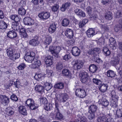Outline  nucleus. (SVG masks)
Wrapping results in <instances>:
<instances>
[{
	"label": "nucleus",
	"instance_id": "nucleus-62",
	"mask_svg": "<svg viewBox=\"0 0 122 122\" xmlns=\"http://www.w3.org/2000/svg\"><path fill=\"white\" fill-rule=\"evenodd\" d=\"M35 53L33 52H28L26 53V55L24 57L31 56H35Z\"/></svg>",
	"mask_w": 122,
	"mask_h": 122
},
{
	"label": "nucleus",
	"instance_id": "nucleus-53",
	"mask_svg": "<svg viewBox=\"0 0 122 122\" xmlns=\"http://www.w3.org/2000/svg\"><path fill=\"white\" fill-rule=\"evenodd\" d=\"M107 75L108 76L112 78L115 76V74L113 71L112 70H109L107 72Z\"/></svg>",
	"mask_w": 122,
	"mask_h": 122
},
{
	"label": "nucleus",
	"instance_id": "nucleus-43",
	"mask_svg": "<svg viewBox=\"0 0 122 122\" xmlns=\"http://www.w3.org/2000/svg\"><path fill=\"white\" fill-rule=\"evenodd\" d=\"M77 117L78 118L77 120H80V122H87V119L85 117H83L79 114L77 115Z\"/></svg>",
	"mask_w": 122,
	"mask_h": 122
},
{
	"label": "nucleus",
	"instance_id": "nucleus-41",
	"mask_svg": "<svg viewBox=\"0 0 122 122\" xmlns=\"http://www.w3.org/2000/svg\"><path fill=\"white\" fill-rule=\"evenodd\" d=\"M52 86L51 84L48 82H46L44 83V88L47 91L50 90Z\"/></svg>",
	"mask_w": 122,
	"mask_h": 122
},
{
	"label": "nucleus",
	"instance_id": "nucleus-22",
	"mask_svg": "<svg viewBox=\"0 0 122 122\" xmlns=\"http://www.w3.org/2000/svg\"><path fill=\"white\" fill-rule=\"evenodd\" d=\"M87 36L89 37H92L95 34L94 30L92 28H89L86 32Z\"/></svg>",
	"mask_w": 122,
	"mask_h": 122
},
{
	"label": "nucleus",
	"instance_id": "nucleus-6",
	"mask_svg": "<svg viewBox=\"0 0 122 122\" xmlns=\"http://www.w3.org/2000/svg\"><path fill=\"white\" fill-rule=\"evenodd\" d=\"M83 63L81 60H78L75 61L73 65V68L75 70H78L83 66Z\"/></svg>",
	"mask_w": 122,
	"mask_h": 122
},
{
	"label": "nucleus",
	"instance_id": "nucleus-14",
	"mask_svg": "<svg viewBox=\"0 0 122 122\" xmlns=\"http://www.w3.org/2000/svg\"><path fill=\"white\" fill-rule=\"evenodd\" d=\"M72 54L75 56L79 55L80 53V50L77 47L75 46L72 48Z\"/></svg>",
	"mask_w": 122,
	"mask_h": 122
},
{
	"label": "nucleus",
	"instance_id": "nucleus-23",
	"mask_svg": "<svg viewBox=\"0 0 122 122\" xmlns=\"http://www.w3.org/2000/svg\"><path fill=\"white\" fill-rule=\"evenodd\" d=\"M56 25L55 23H53L50 25L48 29L49 33L52 34L54 32L56 31Z\"/></svg>",
	"mask_w": 122,
	"mask_h": 122
},
{
	"label": "nucleus",
	"instance_id": "nucleus-48",
	"mask_svg": "<svg viewBox=\"0 0 122 122\" xmlns=\"http://www.w3.org/2000/svg\"><path fill=\"white\" fill-rule=\"evenodd\" d=\"M106 119V117L105 115H103L102 117H100L97 118L98 122H104Z\"/></svg>",
	"mask_w": 122,
	"mask_h": 122
},
{
	"label": "nucleus",
	"instance_id": "nucleus-30",
	"mask_svg": "<svg viewBox=\"0 0 122 122\" xmlns=\"http://www.w3.org/2000/svg\"><path fill=\"white\" fill-rule=\"evenodd\" d=\"M18 110L23 115L27 114V111L25 107L21 105L18 107Z\"/></svg>",
	"mask_w": 122,
	"mask_h": 122
},
{
	"label": "nucleus",
	"instance_id": "nucleus-37",
	"mask_svg": "<svg viewBox=\"0 0 122 122\" xmlns=\"http://www.w3.org/2000/svg\"><path fill=\"white\" fill-rule=\"evenodd\" d=\"M52 39L50 36H48L46 37L45 40L44 44L47 45H49L51 42Z\"/></svg>",
	"mask_w": 122,
	"mask_h": 122
},
{
	"label": "nucleus",
	"instance_id": "nucleus-26",
	"mask_svg": "<svg viewBox=\"0 0 122 122\" xmlns=\"http://www.w3.org/2000/svg\"><path fill=\"white\" fill-rule=\"evenodd\" d=\"M20 22H13L11 27L14 30H18L20 29V27L19 24Z\"/></svg>",
	"mask_w": 122,
	"mask_h": 122
},
{
	"label": "nucleus",
	"instance_id": "nucleus-35",
	"mask_svg": "<svg viewBox=\"0 0 122 122\" xmlns=\"http://www.w3.org/2000/svg\"><path fill=\"white\" fill-rule=\"evenodd\" d=\"M69 22L70 21L69 19L67 18H64L62 20L61 24L62 26L66 27L68 25Z\"/></svg>",
	"mask_w": 122,
	"mask_h": 122
},
{
	"label": "nucleus",
	"instance_id": "nucleus-28",
	"mask_svg": "<svg viewBox=\"0 0 122 122\" xmlns=\"http://www.w3.org/2000/svg\"><path fill=\"white\" fill-rule=\"evenodd\" d=\"M6 51L8 56L10 57L15 52V50L13 47L9 48L7 49Z\"/></svg>",
	"mask_w": 122,
	"mask_h": 122
},
{
	"label": "nucleus",
	"instance_id": "nucleus-56",
	"mask_svg": "<svg viewBox=\"0 0 122 122\" xmlns=\"http://www.w3.org/2000/svg\"><path fill=\"white\" fill-rule=\"evenodd\" d=\"M52 108L51 104H45L44 106L45 109L47 111L50 110Z\"/></svg>",
	"mask_w": 122,
	"mask_h": 122
},
{
	"label": "nucleus",
	"instance_id": "nucleus-32",
	"mask_svg": "<svg viewBox=\"0 0 122 122\" xmlns=\"http://www.w3.org/2000/svg\"><path fill=\"white\" fill-rule=\"evenodd\" d=\"M41 64V63L40 60H36L34 63L32 64V68H39Z\"/></svg>",
	"mask_w": 122,
	"mask_h": 122
},
{
	"label": "nucleus",
	"instance_id": "nucleus-58",
	"mask_svg": "<svg viewBox=\"0 0 122 122\" xmlns=\"http://www.w3.org/2000/svg\"><path fill=\"white\" fill-rule=\"evenodd\" d=\"M26 65L25 63H22L20 64L18 67V68L20 70H23L25 67Z\"/></svg>",
	"mask_w": 122,
	"mask_h": 122
},
{
	"label": "nucleus",
	"instance_id": "nucleus-17",
	"mask_svg": "<svg viewBox=\"0 0 122 122\" xmlns=\"http://www.w3.org/2000/svg\"><path fill=\"white\" fill-rule=\"evenodd\" d=\"M63 47H60L59 46H56L54 47V53L53 56L56 57L58 56V54Z\"/></svg>",
	"mask_w": 122,
	"mask_h": 122
},
{
	"label": "nucleus",
	"instance_id": "nucleus-10",
	"mask_svg": "<svg viewBox=\"0 0 122 122\" xmlns=\"http://www.w3.org/2000/svg\"><path fill=\"white\" fill-rule=\"evenodd\" d=\"M76 96L81 98H83L86 96V92L85 91L81 89L76 90Z\"/></svg>",
	"mask_w": 122,
	"mask_h": 122
},
{
	"label": "nucleus",
	"instance_id": "nucleus-39",
	"mask_svg": "<svg viewBox=\"0 0 122 122\" xmlns=\"http://www.w3.org/2000/svg\"><path fill=\"white\" fill-rule=\"evenodd\" d=\"M44 87L41 86L39 85H36L35 87V90L39 92H41L43 91Z\"/></svg>",
	"mask_w": 122,
	"mask_h": 122
},
{
	"label": "nucleus",
	"instance_id": "nucleus-9",
	"mask_svg": "<svg viewBox=\"0 0 122 122\" xmlns=\"http://www.w3.org/2000/svg\"><path fill=\"white\" fill-rule=\"evenodd\" d=\"M50 16V13L47 12H42L39 14L38 15L39 17L43 20H45L48 19Z\"/></svg>",
	"mask_w": 122,
	"mask_h": 122
},
{
	"label": "nucleus",
	"instance_id": "nucleus-46",
	"mask_svg": "<svg viewBox=\"0 0 122 122\" xmlns=\"http://www.w3.org/2000/svg\"><path fill=\"white\" fill-rule=\"evenodd\" d=\"M11 108L10 107H8L6 109V111L7 114L9 116L12 115L14 113V111L12 108V110H11Z\"/></svg>",
	"mask_w": 122,
	"mask_h": 122
},
{
	"label": "nucleus",
	"instance_id": "nucleus-54",
	"mask_svg": "<svg viewBox=\"0 0 122 122\" xmlns=\"http://www.w3.org/2000/svg\"><path fill=\"white\" fill-rule=\"evenodd\" d=\"M93 81L95 84L99 86L102 83V81L100 80L97 78H93Z\"/></svg>",
	"mask_w": 122,
	"mask_h": 122
},
{
	"label": "nucleus",
	"instance_id": "nucleus-16",
	"mask_svg": "<svg viewBox=\"0 0 122 122\" xmlns=\"http://www.w3.org/2000/svg\"><path fill=\"white\" fill-rule=\"evenodd\" d=\"M7 36L10 38H14L17 36L16 33L14 30H10L7 33Z\"/></svg>",
	"mask_w": 122,
	"mask_h": 122
},
{
	"label": "nucleus",
	"instance_id": "nucleus-4",
	"mask_svg": "<svg viewBox=\"0 0 122 122\" xmlns=\"http://www.w3.org/2000/svg\"><path fill=\"white\" fill-rule=\"evenodd\" d=\"M92 8L90 6H88L86 8V11L88 14L89 15L90 17H89L90 20H97V21L99 24H100L101 22V20L97 19V15L95 14L94 13L93 14H91L92 12Z\"/></svg>",
	"mask_w": 122,
	"mask_h": 122
},
{
	"label": "nucleus",
	"instance_id": "nucleus-57",
	"mask_svg": "<svg viewBox=\"0 0 122 122\" xmlns=\"http://www.w3.org/2000/svg\"><path fill=\"white\" fill-rule=\"evenodd\" d=\"M89 114L88 116V119L90 120H92L95 118V115L94 113L89 112Z\"/></svg>",
	"mask_w": 122,
	"mask_h": 122
},
{
	"label": "nucleus",
	"instance_id": "nucleus-63",
	"mask_svg": "<svg viewBox=\"0 0 122 122\" xmlns=\"http://www.w3.org/2000/svg\"><path fill=\"white\" fill-rule=\"evenodd\" d=\"M20 84V81L18 80H17L16 81L14 82V85L16 87L18 88L19 87Z\"/></svg>",
	"mask_w": 122,
	"mask_h": 122
},
{
	"label": "nucleus",
	"instance_id": "nucleus-2",
	"mask_svg": "<svg viewBox=\"0 0 122 122\" xmlns=\"http://www.w3.org/2000/svg\"><path fill=\"white\" fill-rule=\"evenodd\" d=\"M25 105L32 110H35L38 107V106L35 104L34 100L32 99H27L25 102Z\"/></svg>",
	"mask_w": 122,
	"mask_h": 122
},
{
	"label": "nucleus",
	"instance_id": "nucleus-49",
	"mask_svg": "<svg viewBox=\"0 0 122 122\" xmlns=\"http://www.w3.org/2000/svg\"><path fill=\"white\" fill-rule=\"evenodd\" d=\"M122 27L120 25L117 24L114 26V30L116 32H118L121 30Z\"/></svg>",
	"mask_w": 122,
	"mask_h": 122
},
{
	"label": "nucleus",
	"instance_id": "nucleus-24",
	"mask_svg": "<svg viewBox=\"0 0 122 122\" xmlns=\"http://www.w3.org/2000/svg\"><path fill=\"white\" fill-rule=\"evenodd\" d=\"M98 109L97 106L94 104L91 105L89 108V112L95 113Z\"/></svg>",
	"mask_w": 122,
	"mask_h": 122
},
{
	"label": "nucleus",
	"instance_id": "nucleus-45",
	"mask_svg": "<svg viewBox=\"0 0 122 122\" xmlns=\"http://www.w3.org/2000/svg\"><path fill=\"white\" fill-rule=\"evenodd\" d=\"M44 76V74L41 73H39V74H36L34 77V78L36 80L39 81H40L41 78H42Z\"/></svg>",
	"mask_w": 122,
	"mask_h": 122
},
{
	"label": "nucleus",
	"instance_id": "nucleus-52",
	"mask_svg": "<svg viewBox=\"0 0 122 122\" xmlns=\"http://www.w3.org/2000/svg\"><path fill=\"white\" fill-rule=\"evenodd\" d=\"M116 114L118 117H122V108H117L116 111Z\"/></svg>",
	"mask_w": 122,
	"mask_h": 122
},
{
	"label": "nucleus",
	"instance_id": "nucleus-3",
	"mask_svg": "<svg viewBox=\"0 0 122 122\" xmlns=\"http://www.w3.org/2000/svg\"><path fill=\"white\" fill-rule=\"evenodd\" d=\"M80 73L81 76V81L82 82L86 83L87 85H89L90 81L88 78L87 73L83 71L81 72Z\"/></svg>",
	"mask_w": 122,
	"mask_h": 122
},
{
	"label": "nucleus",
	"instance_id": "nucleus-60",
	"mask_svg": "<svg viewBox=\"0 0 122 122\" xmlns=\"http://www.w3.org/2000/svg\"><path fill=\"white\" fill-rule=\"evenodd\" d=\"M116 17L119 18L122 17V13L121 10H118L115 15Z\"/></svg>",
	"mask_w": 122,
	"mask_h": 122
},
{
	"label": "nucleus",
	"instance_id": "nucleus-64",
	"mask_svg": "<svg viewBox=\"0 0 122 122\" xmlns=\"http://www.w3.org/2000/svg\"><path fill=\"white\" fill-rule=\"evenodd\" d=\"M10 98L12 100L15 101H16L18 100L17 96L14 94H13L11 96Z\"/></svg>",
	"mask_w": 122,
	"mask_h": 122
},
{
	"label": "nucleus",
	"instance_id": "nucleus-38",
	"mask_svg": "<svg viewBox=\"0 0 122 122\" xmlns=\"http://www.w3.org/2000/svg\"><path fill=\"white\" fill-rule=\"evenodd\" d=\"M97 69V67L95 65L92 64L90 65L89 67V70L91 72L94 73L95 72Z\"/></svg>",
	"mask_w": 122,
	"mask_h": 122
},
{
	"label": "nucleus",
	"instance_id": "nucleus-15",
	"mask_svg": "<svg viewBox=\"0 0 122 122\" xmlns=\"http://www.w3.org/2000/svg\"><path fill=\"white\" fill-rule=\"evenodd\" d=\"M121 57L122 56H117V57L113 59V60L111 61V64L113 66H115L119 64L120 59Z\"/></svg>",
	"mask_w": 122,
	"mask_h": 122
},
{
	"label": "nucleus",
	"instance_id": "nucleus-51",
	"mask_svg": "<svg viewBox=\"0 0 122 122\" xmlns=\"http://www.w3.org/2000/svg\"><path fill=\"white\" fill-rule=\"evenodd\" d=\"M64 86L63 83L59 82L55 84L54 87L55 88L62 89L63 88Z\"/></svg>",
	"mask_w": 122,
	"mask_h": 122
},
{
	"label": "nucleus",
	"instance_id": "nucleus-36",
	"mask_svg": "<svg viewBox=\"0 0 122 122\" xmlns=\"http://www.w3.org/2000/svg\"><path fill=\"white\" fill-rule=\"evenodd\" d=\"M35 56H28L24 57V58L25 61L28 62H31L35 58Z\"/></svg>",
	"mask_w": 122,
	"mask_h": 122
},
{
	"label": "nucleus",
	"instance_id": "nucleus-59",
	"mask_svg": "<svg viewBox=\"0 0 122 122\" xmlns=\"http://www.w3.org/2000/svg\"><path fill=\"white\" fill-rule=\"evenodd\" d=\"M53 73V71L52 70H50L48 69H47L46 70V76L48 77H50L52 75Z\"/></svg>",
	"mask_w": 122,
	"mask_h": 122
},
{
	"label": "nucleus",
	"instance_id": "nucleus-40",
	"mask_svg": "<svg viewBox=\"0 0 122 122\" xmlns=\"http://www.w3.org/2000/svg\"><path fill=\"white\" fill-rule=\"evenodd\" d=\"M20 54L19 53H16L13 54L10 57V59L14 61L18 58L20 56Z\"/></svg>",
	"mask_w": 122,
	"mask_h": 122
},
{
	"label": "nucleus",
	"instance_id": "nucleus-33",
	"mask_svg": "<svg viewBox=\"0 0 122 122\" xmlns=\"http://www.w3.org/2000/svg\"><path fill=\"white\" fill-rule=\"evenodd\" d=\"M19 16L17 15H13L10 16V18L12 20H14V22H20V18Z\"/></svg>",
	"mask_w": 122,
	"mask_h": 122
},
{
	"label": "nucleus",
	"instance_id": "nucleus-34",
	"mask_svg": "<svg viewBox=\"0 0 122 122\" xmlns=\"http://www.w3.org/2000/svg\"><path fill=\"white\" fill-rule=\"evenodd\" d=\"M70 5L71 4L69 2H67L64 4L61 8V10L62 11H64L66 9L68 8Z\"/></svg>",
	"mask_w": 122,
	"mask_h": 122
},
{
	"label": "nucleus",
	"instance_id": "nucleus-55",
	"mask_svg": "<svg viewBox=\"0 0 122 122\" xmlns=\"http://www.w3.org/2000/svg\"><path fill=\"white\" fill-rule=\"evenodd\" d=\"M63 68L62 64L60 62H58L56 65V68L58 71L61 70Z\"/></svg>",
	"mask_w": 122,
	"mask_h": 122
},
{
	"label": "nucleus",
	"instance_id": "nucleus-19",
	"mask_svg": "<svg viewBox=\"0 0 122 122\" xmlns=\"http://www.w3.org/2000/svg\"><path fill=\"white\" fill-rule=\"evenodd\" d=\"M108 87V86L107 84L102 83L99 86V90L103 92H105L107 90Z\"/></svg>",
	"mask_w": 122,
	"mask_h": 122
},
{
	"label": "nucleus",
	"instance_id": "nucleus-11",
	"mask_svg": "<svg viewBox=\"0 0 122 122\" xmlns=\"http://www.w3.org/2000/svg\"><path fill=\"white\" fill-rule=\"evenodd\" d=\"M46 64L48 66L51 65L53 63V58L52 56L48 55L45 59Z\"/></svg>",
	"mask_w": 122,
	"mask_h": 122
},
{
	"label": "nucleus",
	"instance_id": "nucleus-31",
	"mask_svg": "<svg viewBox=\"0 0 122 122\" xmlns=\"http://www.w3.org/2000/svg\"><path fill=\"white\" fill-rule=\"evenodd\" d=\"M56 114L55 119L56 120L61 119L63 117L62 115L59 112V110H55L54 114Z\"/></svg>",
	"mask_w": 122,
	"mask_h": 122
},
{
	"label": "nucleus",
	"instance_id": "nucleus-13",
	"mask_svg": "<svg viewBox=\"0 0 122 122\" xmlns=\"http://www.w3.org/2000/svg\"><path fill=\"white\" fill-rule=\"evenodd\" d=\"M109 41L110 43L109 46L113 50L115 49L117 45L115 39L113 38H111L109 39Z\"/></svg>",
	"mask_w": 122,
	"mask_h": 122
},
{
	"label": "nucleus",
	"instance_id": "nucleus-18",
	"mask_svg": "<svg viewBox=\"0 0 122 122\" xmlns=\"http://www.w3.org/2000/svg\"><path fill=\"white\" fill-rule=\"evenodd\" d=\"M100 52V49L99 48H96L94 49H91L89 50L88 53L89 54L96 55L99 54Z\"/></svg>",
	"mask_w": 122,
	"mask_h": 122
},
{
	"label": "nucleus",
	"instance_id": "nucleus-5",
	"mask_svg": "<svg viewBox=\"0 0 122 122\" xmlns=\"http://www.w3.org/2000/svg\"><path fill=\"white\" fill-rule=\"evenodd\" d=\"M69 97L66 93L57 94L56 96L57 100L60 102L64 103L68 99Z\"/></svg>",
	"mask_w": 122,
	"mask_h": 122
},
{
	"label": "nucleus",
	"instance_id": "nucleus-12",
	"mask_svg": "<svg viewBox=\"0 0 122 122\" xmlns=\"http://www.w3.org/2000/svg\"><path fill=\"white\" fill-rule=\"evenodd\" d=\"M65 36L67 38H72L74 36L73 32L72 30L67 28L65 32Z\"/></svg>",
	"mask_w": 122,
	"mask_h": 122
},
{
	"label": "nucleus",
	"instance_id": "nucleus-29",
	"mask_svg": "<svg viewBox=\"0 0 122 122\" xmlns=\"http://www.w3.org/2000/svg\"><path fill=\"white\" fill-rule=\"evenodd\" d=\"M75 12L76 14L78 16L83 17L86 16L84 12L78 9H76L75 10Z\"/></svg>",
	"mask_w": 122,
	"mask_h": 122
},
{
	"label": "nucleus",
	"instance_id": "nucleus-8",
	"mask_svg": "<svg viewBox=\"0 0 122 122\" xmlns=\"http://www.w3.org/2000/svg\"><path fill=\"white\" fill-rule=\"evenodd\" d=\"M23 22L25 24L27 25H33L34 23V20L29 17H25L23 20Z\"/></svg>",
	"mask_w": 122,
	"mask_h": 122
},
{
	"label": "nucleus",
	"instance_id": "nucleus-44",
	"mask_svg": "<svg viewBox=\"0 0 122 122\" xmlns=\"http://www.w3.org/2000/svg\"><path fill=\"white\" fill-rule=\"evenodd\" d=\"M105 17L107 20H110L112 18V14L111 12H108L106 13Z\"/></svg>",
	"mask_w": 122,
	"mask_h": 122
},
{
	"label": "nucleus",
	"instance_id": "nucleus-21",
	"mask_svg": "<svg viewBox=\"0 0 122 122\" xmlns=\"http://www.w3.org/2000/svg\"><path fill=\"white\" fill-rule=\"evenodd\" d=\"M29 43L30 45L33 46L37 45L39 43V41H38V37H36L31 39L29 41Z\"/></svg>",
	"mask_w": 122,
	"mask_h": 122
},
{
	"label": "nucleus",
	"instance_id": "nucleus-7",
	"mask_svg": "<svg viewBox=\"0 0 122 122\" xmlns=\"http://www.w3.org/2000/svg\"><path fill=\"white\" fill-rule=\"evenodd\" d=\"M0 101L2 104L5 105L9 102V98L6 95H0Z\"/></svg>",
	"mask_w": 122,
	"mask_h": 122
},
{
	"label": "nucleus",
	"instance_id": "nucleus-50",
	"mask_svg": "<svg viewBox=\"0 0 122 122\" xmlns=\"http://www.w3.org/2000/svg\"><path fill=\"white\" fill-rule=\"evenodd\" d=\"M103 51L104 55L107 56H109L110 54V52L107 47H104L103 48Z\"/></svg>",
	"mask_w": 122,
	"mask_h": 122
},
{
	"label": "nucleus",
	"instance_id": "nucleus-61",
	"mask_svg": "<svg viewBox=\"0 0 122 122\" xmlns=\"http://www.w3.org/2000/svg\"><path fill=\"white\" fill-rule=\"evenodd\" d=\"M40 102L41 104H45L47 102V100L45 97H42L40 99Z\"/></svg>",
	"mask_w": 122,
	"mask_h": 122
},
{
	"label": "nucleus",
	"instance_id": "nucleus-1",
	"mask_svg": "<svg viewBox=\"0 0 122 122\" xmlns=\"http://www.w3.org/2000/svg\"><path fill=\"white\" fill-rule=\"evenodd\" d=\"M111 96L112 98L111 105L112 107H116L118 106V97L116 95L115 91L113 90L112 91Z\"/></svg>",
	"mask_w": 122,
	"mask_h": 122
},
{
	"label": "nucleus",
	"instance_id": "nucleus-27",
	"mask_svg": "<svg viewBox=\"0 0 122 122\" xmlns=\"http://www.w3.org/2000/svg\"><path fill=\"white\" fill-rule=\"evenodd\" d=\"M62 73L63 76H67L69 78L71 77V73L68 69H64L62 71Z\"/></svg>",
	"mask_w": 122,
	"mask_h": 122
},
{
	"label": "nucleus",
	"instance_id": "nucleus-25",
	"mask_svg": "<svg viewBox=\"0 0 122 122\" xmlns=\"http://www.w3.org/2000/svg\"><path fill=\"white\" fill-rule=\"evenodd\" d=\"M20 34L22 38H25L28 37V36L25 32L24 28H22L19 30Z\"/></svg>",
	"mask_w": 122,
	"mask_h": 122
},
{
	"label": "nucleus",
	"instance_id": "nucleus-20",
	"mask_svg": "<svg viewBox=\"0 0 122 122\" xmlns=\"http://www.w3.org/2000/svg\"><path fill=\"white\" fill-rule=\"evenodd\" d=\"M99 104H101L105 107L109 105V102L106 99L102 97V99H100L98 102Z\"/></svg>",
	"mask_w": 122,
	"mask_h": 122
},
{
	"label": "nucleus",
	"instance_id": "nucleus-42",
	"mask_svg": "<svg viewBox=\"0 0 122 122\" xmlns=\"http://www.w3.org/2000/svg\"><path fill=\"white\" fill-rule=\"evenodd\" d=\"M7 24L3 20L0 21V28L2 29H6L7 27Z\"/></svg>",
	"mask_w": 122,
	"mask_h": 122
},
{
	"label": "nucleus",
	"instance_id": "nucleus-47",
	"mask_svg": "<svg viewBox=\"0 0 122 122\" xmlns=\"http://www.w3.org/2000/svg\"><path fill=\"white\" fill-rule=\"evenodd\" d=\"M26 10L23 7H21L19 9L18 13L19 14L21 15H24L26 13Z\"/></svg>",
	"mask_w": 122,
	"mask_h": 122
}]
</instances>
